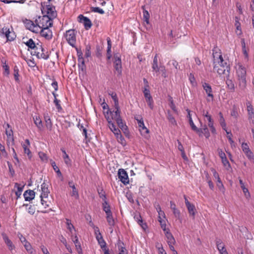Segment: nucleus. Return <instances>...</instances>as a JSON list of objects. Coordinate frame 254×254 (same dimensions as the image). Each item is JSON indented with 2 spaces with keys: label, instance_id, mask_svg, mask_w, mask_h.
I'll use <instances>...</instances> for the list:
<instances>
[{
  "label": "nucleus",
  "instance_id": "obj_1",
  "mask_svg": "<svg viewBox=\"0 0 254 254\" xmlns=\"http://www.w3.org/2000/svg\"><path fill=\"white\" fill-rule=\"evenodd\" d=\"M213 71L219 75L225 74L226 76H229L230 67L227 59H223L220 53L213 52Z\"/></svg>",
  "mask_w": 254,
  "mask_h": 254
},
{
  "label": "nucleus",
  "instance_id": "obj_2",
  "mask_svg": "<svg viewBox=\"0 0 254 254\" xmlns=\"http://www.w3.org/2000/svg\"><path fill=\"white\" fill-rule=\"evenodd\" d=\"M48 4L46 2H42L41 3V10L44 15L48 16L53 20L57 17V13L55 7L50 4V1H48Z\"/></svg>",
  "mask_w": 254,
  "mask_h": 254
},
{
  "label": "nucleus",
  "instance_id": "obj_3",
  "mask_svg": "<svg viewBox=\"0 0 254 254\" xmlns=\"http://www.w3.org/2000/svg\"><path fill=\"white\" fill-rule=\"evenodd\" d=\"M38 28V33L42 28L51 27L53 25V20L46 15L39 16L35 20Z\"/></svg>",
  "mask_w": 254,
  "mask_h": 254
},
{
  "label": "nucleus",
  "instance_id": "obj_4",
  "mask_svg": "<svg viewBox=\"0 0 254 254\" xmlns=\"http://www.w3.org/2000/svg\"><path fill=\"white\" fill-rule=\"evenodd\" d=\"M152 68L153 75H156L158 76L159 75V72L162 73V75L164 77H167L166 71L164 66L158 65V55L156 54L153 60V63L152 64Z\"/></svg>",
  "mask_w": 254,
  "mask_h": 254
},
{
  "label": "nucleus",
  "instance_id": "obj_5",
  "mask_svg": "<svg viewBox=\"0 0 254 254\" xmlns=\"http://www.w3.org/2000/svg\"><path fill=\"white\" fill-rule=\"evenodd\" d=\"M237 74L239 79V85L242 90H243L246 85V69L242 65H239L237 69Z\"/></svg>",
  "mask_w": 254,
  "mask_h": 254
},
{
  "label": "nucleus",
  "instance_id": "obj_6",
  "mask_svg": "<svg viewBox=\"0 0 254 254\" xmlns=\"http://www.w3.org/2000/svg\"><path fill=\"white\" fill-rule=\"evenodd\" d=\"M32 51L31 54L36 56L38 59L47 60L49 58L48 52L44 49L42 45L37 43L36 47Z\"/></svg>",
  "mask_w": 254,
  "mask_h": 254
},
{
  "label": "nucleus",
  "instance_id": "obj_7",
  "mask_svg": "<svg viewBox=\"0 0 254 254\" xmlns=\"http://www.w3.org/2000/svg\"><path fill=\"white\" fill-rule=\"evenodd\" d=\"M76 31L70 29L66 31L65 37L67 43L72 47L75 48Z\"/></svg>",
  "mask_w": 254,
  "mask_h": 254
},
{
  "label": "nucleus",
  "instance_id": "obj_8",
  "mask_svg": "<svg viewBox=\"0 0 254 254\" xmlns=\"http://www.w3.org/2000/svg\"><path fill=\"white\" fill-rule=\"evenodd\" d=\"M23 23L26 29L29 30L32 32L35 33H38L39 28H38L35 22H34L31 20L25 19L24 20H23Z\"/></svg>",
  "mask_w": 254,
  "mask_h": 254
},
{
  "label": "nucleus",
  "instance_id": "obj_9",
  "mask_svg": "<svg viewBox=\"0 0 254 254\" xmlns=\"http://www.w3.org/2000/svg\"><path fill=\"white\" fill-rule=\"evenodd\" d=\"M118 177L120 180L124 185H127L129 183V179L127 172L123 169H120L118 171Z\"/></svg>",
  "mask_w": 254,
  "mask_h": 254
},
{
  "label": "nucleus",
  "instance_id": "obj_10",
  "mask_svg": "<svg viewBox=\"0 0 254 254\" xmlns=\"http://www.w3.org/2000/svg\"><path fill=\"white\" fill-rule=\"evenodd\" d=\"M143 92L148 105L152 110L153 109V100L150 94V90L148 88L144 87Z\"/></svg>",
  "mask_w": 254,
  "mask_h": 254
},
{
  "label": "nucleus",
  "instance_id": "obj_11",
  "mask_svg": "<svg viewBox=\"0 0 254 254\" xmlns=\"http://www.w3.org/2000/svg\"><path fill=\"white\" fill-rule=\"evenodd\" d=\"M1 33L6 38L7 41H11L15 38L14 34L7 27H3L1 29Z\"/></svg>",
  "mask_w": 254,
  "mask_h": 254
},
{
  "label": "nucleus",
  "instance_id": "obj_12",
  "mask_svg": "<svg viewBox=\"0 0 254 254\" xmlns=\"http://www.w3.org/2000/svg\"><path fill=\"white\" fill-rule=\"evenodd\" d=\"M79 21L82 23L86 30L89 29L92 26L91 21L87 17L84 16L82 14H80L78 17Z\"/></svg>",
  "mask_w": 254,
  "mask_h": 254
},
{
  "label": "nucleus",
  "instance_id": "obj_13",
  "mask_svg": "<svg viewBox=\"0 0 254 254\" xmlns=\"http://www.w3.org/2000/svg\"><path fill=\"white\" fill-rule=\"evenodd\" d=\"M105 116L107 119L108 123V127L110 130L114 133L115 136L121 133L120 129L116 127L115 124L113 123L112 121L109 116L105 114Z\"/></svg>",
  "mask_w": 254,
  "mask_h": 254
},
{
  "label": "nucleus",
  "instance_id": "obj_14",
  "mask_svg": "<svg viewBox=\"0 0 254 254\" xmlns=\"http://www.w3.org/2000/svg\"><path fill=\"white\" fill-rule=\"evenodd\" d=\"M114 68L119 74L122 73V62L121 58L117 55H114Z\"/></svg>",
  "mask_w": 254,
  "mask_h": 254
},
{
  "label": "nucleus",
  "instance_id": "obj_15",
  "mask_svg": "<svg viewBox=\"0 0 254 254\" xmlns=\"http://www.w3.org/2000/svg\"><path fill=\"white\" fill-rule=\"evenodd\" d=\"M202 87L207 95V96L210 97L212 101L214 99V95L212 93V89L211 85L205 82H202Z\"/></svg>",
  "mask_w": 254,
  "mask_h": 254
},
{
  "label": "nucleus",
  "instance_id": "obj_16",
  "mask_svg": "<svg viewBox=\"0 0 254 254\" xmlns=\"http://www.w3.org/2000/svg\"><path fill=\"white\" fill-rule=\"evenodd\" d=\"M39 32L41 35L46 39L50 40L52 38V32L49 29V27L42 28Z\"/></svg>",
  "mask_w": 254,
  "mask_h": 254
},
{
  "label": "nucleus",
  "instance_id": "obj_17",
  "mask_svg": "<svg viewBox=\"0 0 254 254\" xmlns=\"http://www.w3.org/2000/svg\"><path fill=\"white\" fill-rule=\"evenodd\" d=\"M114 110L111 112L110 111V114L111 115V118H110L112 120H115L116 122L119 120L122 119L120 114L121 111L120 110V107L119 106L117 107H114Z\"/></svg>",
  "mask_w": 254,
  "mask_h": 254
},
{
  "label": "nucleus",
  "instance_id": "obj_18",
  "mask_svg": "<svg viewBox=\"0 0 254 254\" xmlns=\"http://www.w3.org/2000/svg\"><path fill=\"white\" fill-rule=\"evenodd\" d=\"M30 146V141L28 139H25L24 143L22 144V146L23 148L24 152L25 154L27 155L29 159H31L32 158L31 152L30 151L29 149Z\"/></svg>",
  "mask_w": 254,
  "mask_h": 254
},
{
  "label": "nucleus",
  "instance_id": "obj_19",
  "mask_svg": "<svg viewBox=\"0 0 254 254\" xmlns=\"http://www.w3.org/2000/svg\"><path fill=\"white\" fill-rule=\"evenodd\" d=\"M1 235L8 249L11 251L14 250L15 249V246L13 244L12 241L8 238L7 236L5 233H2Z\"/></svg>",
  "mask_w": 254,
  "mask_h": 254
},
{
  "label": "nucleus",
  "instance_id": "obj_20",
  "mask_svg": "<svg viewBox=\"0 0 254 254\" xmlns=\"http://www.w3.org/2000/svg\"><path fill=\"white\" fill-rule=\"evenodd\" d=\"M198 130L199 131L196 133L198 134L199 136H202V134H203L207 138L209 137L210 133L206 125H204L202 127L198 128Z\"/></svg>",
  "mask_w": 254,
  "mask_h": 254
},
{
  "label": "nucleus",
  "instance_id": "obj_21",
  "mask_svg": "<svg viewBox=\"0 0 254 254\" xmlns=\"http://www.w3.org/2000/svg\"><path fill=\"white\" fill-rule=\"evenodd\" d=\"M35 193L33 190H26L24 194V197L26 201H30L34 199L35 197Z\"/></svg>",
  "mask_w": 254,
  "mask_h": 254
},
{
  "label": "nucleus",
  "instance_id": "obj_22",
  "mask_svg": "<svg viewBox=\"0 0 254 254\" xmlns=\"http://www.w3.org/2000/svg\"><path fill=\"white\" fill-rule=\"evenodd\" d=\"M41 191L40 197H48L50 191L48 189V185L44 182L41 185Z\"/></svg>",
  "mask_w": 254,
  "mask_h": 254
},
{
  "label": "nucleus",
  "instance_id": "obj_23",
  "mask_svg": "<svg viewBox=\"0 0 254 254\" xmlns=\"http://www.w3.org/2000/svg\"><path fill=\"white\" fill-rule=\"evenodd\" d=\"M134 219L137 222V223L142 228V229L145 230L147 228V225L146 224V223H143L142 217L139 213H135L134 215Z\"/></svg>",
  "mask_w": 254,
  "mask_h": 254
},
{
  "label": "nucleus",
  "instance_id": "obj_24",
  "mask_svg": "<svg viewBox=\"0 0 254 254\" xmlns=\"http://www.w3.org/2000/svg\"><path fill=\"white\" fill-rule=\"evenodd\" d=\"M68 185L70 188H71L72 190L70 195L72 196L75 197V198L78 199L79 198V193L78 190L75 188V185L73 181H69L68 182Z\"/></svg>",
  "mask_w": 254,
  "mask_h": 254
},
{
  "label": "nucleus",
  "instance_id": "obj_25",
  "mask_svg": "<svg viewBox=\"0 0 254 254\" xmlns=\"http://www.w3.org/2000/svg\"><path fill=\"white\" fill-rule=\"evenodd\" d=\"M44 118L46 123V127L48 129L51 130L53 127V124L51 120L50 117L48 113H45L44 114Z\"/></svg>",
  "mask_w": 254,
  "mask_h": 254
},
{
  "label": "nucleus",
  "instance_id": "obj_26",
  "mask_svg": "<svg viewBox=\"0 0 254 254\" xmlns=\"http://www.w3.org/2000/svg\"><path fill=\"white\" fill-rule=\"evenodd\" d=\"M247 111L248 112L249 117V118L252 120L253 122L254 121V112L253 106L251 104L250 102H248L247 103Z\"/></svg>",
  "mask_w": 254,
  "mask_h": 254
},
{
  "label": "nucleus",
  "instance_id": "obj_27",
  "mask_svg": "<svg viewBox=\"0 0 254 254\" xmlns=\"http://www.w3.org/2000/svg\"><path fill=\"white\" fill-rule=\"evenodd\" d=\"M106 220L108 222V225L110 226V229L113 230V227L115 226V219L113 216V213H110L106 214Z\"/></svg>",
  "mask_w": 254,
  "mask_h": 254
},
{
  "label": "nucleus",
  "instance_id": "obj_28",
  "mask_svg": "<svg viewBox=\"0 0 254 254\" xmlns=\"http://www.w3.org/2000/svg\"><path fill=\"white\" fill-rule=\"evenodd\" d=\"M240 19L238 17L236 16L235 18V26L236 28V33L238 35H241L242 34V31L241 27V23L239 22Z\"/></svg>",
  "mask_w": 254,
  "mask_h": 254
},
{
  "label": "nucleus",
  "instance_id": "obj_29",
  "mask_svg": "<svg viewBox=\"0 0 254 254\" xmlns=\"http://www.w3.org/2000/svg\"><path fill=\"white\" fill-rule=\"evenodd\" d=\"M119 127L123 130L125 133H128L127 127L123 123L122 119L119 120L116 122Z\"/></svg>",
  "mask_w": 254,
  "mask_h": 254
},
{
  "label": "nucleus",
  "instance_id": "obj_30",
  "mask_svg": "<svg viewBox=\"0 0 254 254\" xmlns=\"http://www.w3.org/2000/svg\"><path fill=\"white\" fill-rule=\"evenodd\" d=\"M167 118L170 124L173 126H177V123L173 116L171 114L170 111L167 112Z\"/></svg>",
  "mask_w": 254,
  "mask_h": 254
},
{
  "label": "nucleus",
  "instance_id": "obj_31",
  "mask_svg": "<svg viewBox=\"0 0 254 254\" xmlns=\"http://www.w3.org/2000/svg\"><path fill=\"white\" fill-rule=\"evenodd\" d=\"M73 242L75 244V246L76 247V251L78 254H82V251L80 246V244L78 241V239L77 236H75L73 239Z\"/></svg>",
  "mask_w": 254,
  "mask_h": 254
},
{
  "label": "nucleus",
  "instance_id": "obj_32",
  "mask_svg": "<svg viewBox=\"0 0 254 254\" xmlns=\"http://www.w3.org/2000/svg\"><path fill=\"white\" fill-rule=\"evenodd\" d=\"M34 122L36 127L40 130L43 129V124L41 120L39 117L35 116L33 117Z\"/></svg>",
  "mask_w": 254,
  "mask_h": 254
},
{
  "label": "nucleus",
  "instance_id": "obj_33",
  "mask_svg": "<svg viewBox=\"0 0 254 254\" xmlns=\"http://www.w3.org/2000/svg\"><path fill=\"white\" fill-rule=\"evenodd\" d=\"M145 6H142V9H143V17L144 21L147 23L149 24V18H150V15L147 10L145 9L144 8Z\"/></svg>",
  "mask_w": 254,
  "mask_h": 254
},
{
  "label": "nucleus",
  "instance_id": "obj_34",
  "mask_svg": "<svg viewBox=\"0 0 254 254\" xmlns=\"http://www.w3.org/2000/svg\"><path fill=\"white\" fill-rule=\"evenodd\" d=\"M166 236L167 239V242L168 244H175L176 241L171 233L167 232L166 234Z\"/></svg>",
  "mask_w": 254,
  "mask_h": 254
},
{
  "label": "nucleus",
  "instance_id": "obj_35",
  "mask_svg": "<svg viewBox=\"0 0 254 254\" xmlns=\"http://www.w3.org/2000/svg\"><path fill=\"white\" fill-rule=\"evenodd\" d=\"M23 43L28 47V48L32 50H33L37 46V44H35L32 39H29L27 41L23 42Z\"/></svg>",
  "mask_w": 254,
  "mask_h": 254
},
{
  "label": "nucleus",
  "instance_id": "obj_36",
  "mask_svg": "<svg viewBox=\"0 0 254 254\" xmlns=\"http://www.w3.org/2000/svg\"><path fill=\"white\" fill-rule=\"evenodd\" d=\"M228 88L231 92H234L235 89V85L234 82L231 80L227 79L226 81Z\"/></svg>",
  "mask_w": 254,
  "mask_h": 254
},
{
  "label": "nucleus",
  "instance_id": "obj_37",
  "mask_svg": "<svg viewBox=\"0 0 254 254\" xmlns=\"http://www.w3.org/2000/svg\"><path fill=\"white\" fill-rule=\"evenodd\" d=\"M103 209L106 213V214L112 213L111 211V207L107 201H104L102 203Z\"/></svg>",
  "mask_w": 254,
  "mask_h": 254
},
{
  "label": "nucleus",
  "instance_id": "obj_38",
  "mask_svg": "<svg viewBox=\"0 0 254 254\" xmlns=\"http://www.w3.org/2000/svg\"><path fill=\"white\" fill-rule=\"evenodd\" d=\"M219 123H220V124L221 125V126L222 127V128L223 129H224L225 130H226V124L225 123V119L223 117V114L221 112H220L219 113Z\"/></svg>",
  "mask_w": 254,
  "mask_h": 254
},
{
  "label": "nucleus",
  "instance_id": "obj_39",
  "mask_svg": "<svg viewBox=\"0 0 254 254\" xmlns=\"http://www.w3.org/2000/svg\"><path fill=\"white\" fill-rule=\"evenodd\" d=\"M186 206L187 207L189 214L190 215H192V216H194L195 214V208L194 205L191 203Z\"/></svg>",
  "mask_w": 254,
  "mask_h": 254
},
{
  "label": "nucleus",
  "instance_id": "obj_40",
  "mask_svg": "<svg viewBox=\"0 0 254 254\" xmlns=\"http://www.w3.org/2000/svg\"><path fill=\"white\" fill-rule=\"evenodd\" d=\"M76 52H77V55L78 57V60L79 62H81V63L84 64V62L83 58V54L82 52V51L81 49H79L77 48H75Z\"/></svg>",
  "mask_w": 254,
  "mask_h": 254
},
{
  "label": "nucleus",
  "instance_id": "obj_41",
  "mask_svg": "<svg viewBox=\"0 0 254 254\" xmlns=\"http://www.w3.org/2000/svg\"><path fill=\"white\" fill-rule=\"evenodd\" d=\"M107 44H108V47H107V55H108V59H110L111 57V41L110 38H108L107 39Z\"/></svg>",
  "mask_w": 254,
  "mask_h": 254
},
{
  "label": "nucleus",
  "instance_id": "obj_42",
  "mask_svg": "<svg viewBox=\"0 0 254 254\" xmlns=\"http://www.w3.org/2000/svg\"><path fill=\"white\" fill-rule=\"evenodd\" d=\"M23 246L28 253H29L30 254H33V249L32 248V246L29 242L24 243Z\"/></svg>",
  "mask_w": 254,
  "mask_h": 254
},
{
  "label": "nucleus",
  "instance_id": "obj_43",
  "mask_svg": "<svg viewBox=\"0 0 254 254\" xmlns=\"http://www.w3.org/2000/svg\"><path fill=\"white\" fill-rule=\"evenodd\" d=\"M62 152L63 153V158L65 163L67 165L70 164V160L69 158L68 155L66 154L65 151L64 149H61Z\"/></svg>",
  "mask_w": 254,
  "mask_h": 254
},
{
  "label": "nucleus",
  "instance_id": "obj_44",
  "mask_svg": "<svg viewBox=\"0 0 254 254\" xmlns=\"http://www.w3.org/2000/svg\"><path fill=\"white\" fill-rule=\"evenodd\" d=\"M116 137L119 143H121L123 146H125L126 144V140L124 137L121 134V133H120L117 135Z\"/></svg>",
  "mask_w": 254,
  "mask_h": 254
},
{
  "label": "nucleus",
  "instance_id": "obj_45",
  "mask_svg": "<svg viewBox=\"0 0 254 254\" xmlns=\"http://www.w3.org/2000/svg\"><path fill=\"white\" fill-rule=\"evenodd\" d=\"M110 95L111 96V97L114 102V107H118V106H119L118 98L116 93L115 92H112L111 94H110Z\"/></svg>",
  "mask_w": 254,
  "mask_h": 254
},
{
  "label": "nucleus",
  "instance_id": "obj_46",
  "mask_svg": "<svg viewBox=\"0 0 254 254\" xmlns=\"http://www.w3.org/2000/svg\"><path fill=\"white\" fill-rule=\"evenodd\" d=\"M15 187L17 188V191L15 192V195L17 196V198H19L21 195V192L23 190V188L20 187L18 183L15 184Z\"/></svg>",
  "mask_w": 254,
  "mask_h": 254
},
{
  "label": "nucleus",
  "instance_id": "obj_47",
  "mask_svg": "<svg viewBox=\"0 0 254 254\" xmlns=\"http://www.w3.org/2000/svg\"><path fill=\"white\" fill-rule=\"evenodd\" d=\"M7 127L5 128V133L6 135L9 137H12L13 136V131L10 126L8 124H6Z\"/></svg>",
  "mask_w": 254,
  "mask_h": 254
},
{
  "label": "nucleus",
  "instance_id": "obj_48",
  "mask_svg": "<svg viewBox=\"0 0 254 254\" xmlns=\"http://www.w3.org/2000/svg\"><path fill=\"white\" fill-rule=\"evenodd\" d=\"M226 132L227 134V138L229 140V141L231 145V147H233V146L235 147L234 141L232 138V134L230 131H228L227 130H226Z\"/></svg>",
  "mask_w": 254,
  "mask_h": 254
},
{
  "label": "nucleus",
  "instance_id": "obj_49",
  "mask_svg": "<svg viewBox=\"0 0 254 254\" xmlns=\"http://www.w3.org/2000/svg\"><path fill=\"white\" fill-rule=\"evenodd\" d=\"M65 220L67 228L71 233H72V230H74V227L71 224V221L69 219L66 218Z\"/></svg>",
  "mask_w": 254,
  "mask_h": 254
},
{
  "label": "nucleus",
  "instance_id": "obj_50",
  "mask_svg": "<svg viewBox=\"0 0 254 254\" xmlns=\"http://www.w3.org/2000/svg\"><path fill=\"white\" fill-rule=\"evenodd\" d=\"M221 161L223 166L226 168L227 170H229L231 168L230 163L229 162L226 157L221 159Z\"/></svg>",
  "mask_w": 254,
  "mask_h": 254
},
{
  "label": "nucleus",
  "instance_id": "obj_51",
  "mask_svg": "<svg viewBox=\"0 0 254 254\" xmlns=\"http://www.w3.org/2000/svg\"><path fill=\"white\" fill-rule=\"evenodd\" d=\"M52 167L53 168V169L57 173L58 176L59 177H63L62 174L61 172L60 171V170L59 168H58V167L56 166L55 162H54L52 164Z\"/></svg>",
  "mask_w": 254,
  "mask_h": 254
},
{
  "label": "nucleus",
  "instance_id": "obj_52",
  "mask_svg": "<svg viewBox=\"0 0 254 254\" xmlns=\"http://www.w3.org/2000/svg\"><path fill=\"white\" fill-rule=\"evenodd\" d=\"M239 183L241 185V188L243 190L244 193L246 195V193H248L249 194V190L247 188H246L244 185V184L241 178H239Z\"/></svg>",
  "mask_w": 254,
  "mask_h": 254
},
{
  "label": "nucleus",
  "instance_id": "obj_53",
  "mask_svg": "<svg viewBox=\"0 0 254 254\" xmlns=\"http://www.w3.org/2000/svg\"><path fill=\"white\" fill-rule=\"evenodd\" d=\"M231 115L232 117H234L235 118H237L238 116V109L236 106H234L232 108V111L231 112Z\"/></svg>",
  "mask_w": 254,
  "mask_h": 254
},
{
  "label": "nucleus",
  "instance_id": "obj_54",
  "mask_svg": "<svg viewBox=\"0 0 254 254\" xmlns=\"http://www.w3.org/2000/svg\"><path fill=\"white\" fill-rule=\"evenodd\" d=\"M47 199H48V197H43V198H41V204L45 207V208H47L50 205V202L48 201Z\"/></svg>",
  "mask_w": 254,
  "mask_h": 254
},
{
  "label": "nucleus",
  "instance_id": "obj_55",
  "mask_svg": "<svg viewBox=\"0 0 254 254\" xmlns=\"http://www.w3.org/2000/svg\"><path fill=\"white\" fill-rule=\"evenodd\" d=\"M98 192L100 197L102 199V200H103L104 202V201H107L106 200L107 198H106L105 192L103 190V189L98 190Z\"/></svg>",
  "mask_w": 254,
  "mask_h": 254
},
{
  "label": "nucleus",
  "instance_id": "obj_56",
  "mask_svg": "<svg viewBox=\"0 0 254 254\" xmlns=\"http://www.w3.org/2000/svg\"><path fill=\"white\" fill-rule=\"evenodd\" d=\"M90 50H91V46H90V45L89 44H87V45H86L85 52V56L86 58H88V57H90V56H91Z\"/></svg>",
  "mask_w": 254,
  "mask_h": 254
},
{
  "label": "nucleus",
  "instance_id": "obj_57",
  "mask_svg": "<svg viewBox=\"0 0 254 254\" xmlns=\"http://www.w3.org/2000/svg\"><path fill=\"white\" fill-rule=\"evenodd\" d=\"M189 120V124L190 125V126L191 127V129L195 131L196 132H198L199 131L198 128H197L194 125V124L193 122V121L192 120L191 118H190Z\"/></svg>",
  "mask_w": 254,
  "mask_h": 254
},
{
  "label": "nucleus",
  "instance_id": "obj_58",
  "mask_svg": "<svg viewBox=\"0 0 254 254\" xmlns=\"http://www.w3.org/2000/svg\"><path fill=\"white\" fill-rule=\"evenodd\" d=\"M13 72H14V77L15 80L16 81H18L19 80V78H18L19 69L18 68V67L16 65L14 67Z\"/></svg>",
  "mask_w": 254,
  "mask_h": 254
},
{
  "label": "nucleus",
  "instance_id": "obj_59",
  "mask_svg": "<svg viewBox=\"0 0 254 254\" xmlns=\"http://www.w3.org/2000/svg\"><path fill=\"white\" fill-rule=\"evenodd\" d=\"M91 10L93 12H98V13L102 14H103L105 13L104 11L102 9H101L98 7H92Z\"/></svg>",
  "mask_w": 254,
  "mask_h": 254
},
{
  "label": "nucleus",
  "instance_id": "obj_60",
  "mask_svg": "<svg viewBox=\"0 0 254 254\" xmlns=\"http://www.w3.org/2000/svg\"><path fill=\"white\" fill-rule=\"evenodd\" d=\"M60 100L58 99H54V103H55L58 111H60L62 110V107L60 104Z\"/></svg>",
  "mask_w": 254,
  "mask_h": 254
},
{
  "label": "nucleus",
  "instance_id": "obj_61",
  "mask_svg": "<svg viewBox=\"0 0 254 254\" xmlns=\"http://www.w3.org/2000/svg\"><path fill=\"white\" fill-rule=\"evenodd\" d=\"M248 158L250 160H253L254 159V155L253 153L251 151V150L246 151L244 153Z\"/></svg>",
  "mask_w": 254,
  "mask_h": 254
},
{
  "label": "nucleus",
  "instance_id": "obj_62",
  "mask_svg": "<svg viewBox=\"0 0 254 254\" xmlns=\"http://www.w3.org/2000/svg\"><path fill=\"white\" fill-rule=\"evenodd\" d=\"M216 246L218 250L223 249L225 247L224 244L221 240H218L216 242Z\"/></svg>",
  "mask_w": 254,
  "mask_h": 254
},
{
  "label": "nucleus",
  "instance_id": "obj_63",
  "mask_svg": "<svg viewBox=\"0 0 254 254\" xmlns=\"http://www.w3.org/2000/svg\"><path fill=\"white\" fill-rule=\"evenodd\" d=\"M118 248L120 251L119 254H127V252L125 247L122 246V245H119Z\"/></svg>",
  "mask_w": 254,
  "mask_h": 254
},
{
  "label": "nucleus",
  "instance_id": "obj_64",
  "mask_svg": "<svg viewBox=\"0 0 254 254\" xmlns=\"http://www.w3.org/2000/svg\"><path fill=\"white\" fill-rule=\"evenodd\" d=\"M39 156L42 161H47L48 160V157L45 153L40 152L39 153Z\"/></svg>",
  "mask_w": 254,
  "mask_h": 254
}]
</instances>
